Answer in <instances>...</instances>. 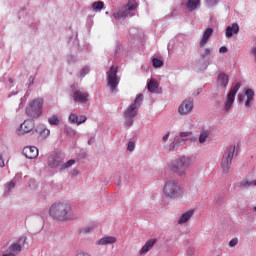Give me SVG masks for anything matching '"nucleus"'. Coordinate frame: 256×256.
Here are the masks:
<instances>
[{
	"label": "nucleus",
	"mask_w": 256,
	"mask_h": 256,
	"mask_svg": "<svg viewBox=\"0 0 256 256\" xmlns=\"http://www.w3.org/2000/svg\"><path fill=\"white\" fill-rule=\"evenodd\" d=\"M239 33V24L233 23L231 26L226 27L225 35L227 39H231L233 35H237Z\"/></svg>",
	"instance_id": "nucleus-16"
},
{
	"label": "nucleus",
	"mask_w": 256,
	"mask_h": 256,
	"mask_svg": "<svg viewBox=\"0 0 256 256\" xmlns=\"http://www.w3.org/2000/svg\"><path fill=\"white\" fill-rule=\"evenodd\" d=\"M113 17L116 20H118V19H127V17H129V14L127 12V9L122 7L117 12L113 13Z\"/></svg>",
	"instance_id": "nucleus-21"
},
{
	"label": "nucleus",
	"mask_w": 256,
	"mask_h": 256,
	"mask_svg": "<svg viewBox=\"0 0 256 256\" xmlns=\"http://www.w3.org/2000/svg\"><path fill=\"white\" fill-rule=\"evenodd\" d=\"M241 89V83L238 82L231 86L228 95L226 97V102L224 104V111L225 113H229L231 111V108L233 107V103H235V96L237 95V92Z\"/></svg>",
	"instance_id": "nucleus-8"
},
{
	"label": "nucleus",
	"mask_w": 256,
	"mask_h": 256,
	"mask_svg": "<svg viewBox=\"0 0 256 256\" xmlns=\"http://www.w3.org/2000/svg\"><path fill=\"white\" fill-rule=\"evenodd\" d=\"M113 243H117V238L115 236H106L98 240L96 245H113Z\"/></svg>",
	"instance_id": "nucleus-18"
},
{
	"label": "nucleus",
	"mask_w": 256,
	"mask_h": 256,
	"mask_svg": "<svg viewBox=\"0 0 256 256\" xmlns=\"http://www.w3.org/2000/svg\"><path fill=\"white\" fill-rule=\"evenodd\" d=\"M148 91L150 93H157V89H159V82H157V80L155 79H151L149 82H148Z\"/></svg>",
	"instance_id": "nucleus-23"
},
{
	"label": "nucleus",
	"mask_w": 256,
	"mask_h": 256,
	"mask_svg": "<svg viewBox=\"0 0 256 256\" xmlns=\"http://www.w3.org/2000/svg\"><path fill=\"white\" fill-rule=\"evenodd\" d=\"M9 81H10V83H13V79L10 78Z\"/></svg>",
	"instance_id": "nucleus-48"
},
{
	"label": "nucleus",
	"mask_w": 256,
	"mask_h": 256,
	"mask_svg": "<svg viewBox=\"0 0 256 256\" xmlns=\"http://www.w3.org/2000/svg\"><path fill=\"white\" fill-rule=\"evenodd\" d=\"M200 3H201V0H188L186 7L188 11H195V9L199 7Z\"/></svg>",
	"instance_id": "nucleus-24"
},
{
	"label": "nucleus",
	"mask_w": 256,
	"mask_h": 256,
	"mask_svg": "<svg viewBox=\"0 0 256 256\" xmlns=\"http://www.w3.org/2000/svg\"><path fill=\"white\" fill-rule=\"evenodd\" d=\"M191 111H193V100H184L178 108L179 115H189Z\"/></svg>",
	"instance_id": "nucleus-12"
},
{
	"label": "nucleus",
	"mask_w": 256,
	"mask_h": 256,
	"mask_svg": "<svg viewBox=\"0 0 256 256\" xmlns=\"http://www.w3.org/2000/svg\"><path fill=\"white\" fill-rule=\"evenodd\" d=\"M141 103H143V95L139 94L134 103L131 104L124 113V117L126 120V125L131 127L133 125V117H137V111H139V107H141Z\"/></svg>",
	"instance_id": "nucleus-3"
},
{
	"label": "nucleus",
	"mask_w": 256,
	"mask_h": 256,
	"mask_svg": "<svg viewBox=\"0 0 256 256\" xmlns=\"http://www.w3.org/2000/svg\"><path fill=\"white\" fill-rule=\"evenodd\" d=\"M237 243H239V240L237 238H233L229 242V247H236Z\"/></svg>",
	"instance_id": "nucleus-37"
},
{
	"label": "nucleus",
	"mask_w": 256,
	"mask_h": 256,
	"mask_svg": "<svg viewBox=\"0 0 256 256\" xmlns=\"http://www.w3.org/2000/svg\"><path fill=\"white\" fill-rule=\"evenodd\" d=\"M191 217H193V210L187 211L186 213L182 214V216L178 221L179 225H183V223H187V221H189Z\"/></svg>",
	"instance_id": "nucleus-25"
},
{
	"label": "nucleus",
	"mask_w": 256,
	"mask_h": 256,
	"mask_svg": "<svg viewBox=\"0 0 256 256\" xmlns=\"http://www.w3.org/2000/svg\"><path fill=\"white\" fill-rule=\"evenodd\" d=\"M105 7V3L103 1H97L92 4V9L94 11H101Z\"/></svg>",
	"instance_id": "nucleus-28"
},
{
	"label": "nucleus",
	"mask_w": 256,
	"mask_h": 256,
	"mask_svg": "<svg viewBox=\"0 0 256 256\" xmlns=\"http://www.w3.org/2000/svg\"><path fill=\"white\" fill-rule=\"evenodd\" d=\"M189 167H191V158L183 156L171 162L170 171L178 177H185Z\"/></svg>",
	"instance_id": "nucleus-2"
},
{
	"label": "nucleus",
	"mask_w": 256,
	"mask_h": 256,
	"mask_svg": "<svg viewBox=\"0 0 256 256\" xmlns=\"http://www.w3.org/2000/svg\"><path fill=\"white\" fill-rule=\"evenodd\" d=\"M11 189H15V182L8 183V192L11 191Z\"/></svg>",
	"instance_id": "nucleus-40"
},
{
	"label": "nucleus",
	"mask_w": 256,
	"mask_h": 256,
	"mask_svg": "<svg viewBox=\"0 0 256 256\" xmlns=\"http://www.w3.org/2000/svg\"><path fill=\"white\" fill-rule=\"evenodd\" d=\"M61 163H63V161L61 160V157H59L58 155H51L48 158L49 167H52V168L61 167Z\"/></svg>",
	"instance_id": "nucleus-17"
},
{
	"label": "nucleus",
	"mask_w": 256,
	"mask_h": 256,
	"mask_svg": "<svg viewBox=\"0 0 256 256\" xmlns=\"http://www.w3.org/2000/svg\"><path fill=\"white\" fill-rule=\"evenodd\" d=\"M234 155H235V146H229L226 149L221 161V169L223 173H229Z\"/></svg>",
	"instance_id": "nucleus-7"
},
{
	"label": "nucleus",
	"mask_w": 256,
	"mask_h": 256,
	"mask_svg": "<svg viewBox=\"0 0 256 256\" xmlns=\"http://www.w3.org/2000/svg\"><path fill=\"white\" fill-rule=\"evenodd\" d=\"M238 99H239V101H243V96H242V94H239V95H238Z\"/></svg>",
	"instance_id": "nucleus-47"
},
{
	"label": "nucleus",
	"mask_w": 256,
	"mask_h": 256,
	"mask_svg": "<svg viewBox=\"0 0 256 256\" xmlns=\"http://www.w3.org/2000/svg\"><path fill=\"white\" fill-rule=\"evenodd\" d=\"M40 137H42V139H47V137H49V135H51V130L47 129V128H42V130H40Z\"/></svg>",
	"instance_id": "nucleus-30"
},
{
	"label": "nucleus",
	"mask_w": 256,
	"mask_h": 256,
	"mask_svg": "<svg viewBox=\"0 0 256 256\" xmlns=\"http://www.w3.org/2000/svg\"><path fill=\"white\" fill-rule=\"evenodd\" d=\"M211 55V48H206L204 52L200 55L201 59H207Z\"/></svg>",
	"instance_id": "nucleus-33"
},
{
	"label": "nucleus",
	"mask_w": 256,
	"mask_h": 256,
	"mask_svg": "<svg viewBox=\"0 0 256 256\" xmlns=\"http://www.w3.org/2000/svg\"><path fill=\"white\" fill-rule=\"evenodd\" d=\"M72 97L75 103H86V101H89V93L81 90H76Z\"/></svg>",
	"instance_id": "nucleus-13"
},
{
	"label": "nucleus",
	"mask_w": 256,
	"mask_h": 256,
	"mask_svg": "<svg viewBox=\"0 0 256 256\" xmlns=\"http://www.w3.org/2000/svg\"><path fill=\"white\" fill-rule=\"evenodd\" d=\"M251 55H253V57L255 58V62H256V48H252L251 49Z\"/></svg>",
	"instance_id": "nucleus-42"
},
{
	"label": "nucleus",
	"mask_w": 256,
	"mask_h": 256,
	"mask_svg": "<svg viewBox=\"0 0 256 256\" xmlns=\"http://www.w3.org/2000/svg\"><path fill=\"white\" fill-rule=\"evenodd\" d=\"M43 99L39 98L32 101L29 106L26 108V115L28 117H33L34 119H38L43 114Z\"/></svg>",
	"instance_id": "nucleus-6"
},
{
	"label": "nucleus",
	"mask_w": 256,
	"mask_h": 256,
	"mask_svg": "<svg viewBox=\"0 0 256 256\" xmlns=\"http://www.w3.org/2000/svg\"><path fill=\"white\" fill-rule=\"evenodd\" d=\"M191 135H193L192 131L180 132L179 137L182 140H179V137H176L174 139V142L170 145V147L172 149H175V147H177V145H185V142L189 141L188 137H191Z\"/></svg>",
	"instance_id": "nucleus-11"
},
{
	"label": "nucleus",
	"mask_w": 256,
	"mask_h": 256,
	"mask_svg": "<svg viewBox=\"0 0 256 256\" xmlns=\"http://www.w3.org/2000/svg\"><path fill=\"white\" fill-rule=\"evenodd\" d=\"M152 65L155 67V69H158L159 67H163V61L159 58H153L152 59Z\"/></svg>",
	"instance_id": "nucleus-31"
},
{
	"label": "nucleus",
	"mask_w": 256,
	"mask_h": 256,
	"mask_svg": "<svg viewBox=\"0 0 256 256\" xmlns=\"http://www.w3.org/2000/svg\"><path fill=\"white\" fill-rule=\"evenodd\" d=\"M163 193L166 197H170V199H177L183 193V190L179 182L170 180L164 185Z\"/></svg>",
	"instance_id": "nucleus-5"
},
{
	"label": "nucleus",
	"mask_w": 256,
	"mask_h": 256,
	"mask_svg": "<svg viewBox=\"0 0 256 256\" xmlns=\"http://www.w3.org/2000/svg\"><path fill=\"white\" fill-rule=\"evenodd\" d=\"M127 149L128 151H135V142H129Z\"/></svg>",
	"instance_id": "nucleus-38"
},
{
	"label": "nucleus",
	"mask_w": 256,
	"mask_h": 256,
	"mask_svg": "<svg viewBox=\"0 0 256 256\" xmlns=\"http://www.w3.org/2000/svg\"><path fill=\"white\" fill-rule=\"evenodd\" d=\"M227 51H229V50L227 49V46H221V47L219 48V53H227Z\"/></svg>",
	"instance_id": "nucleus-39"
},
{
	"label": "nucleus",
	"mask_w": 256,
	"mask_h": 256,
	"mask_svg": "<svg viewBox=\"0 0 256 256\" xmlns=\"http://www.w3.org/2000/svg\"><path fill=\"white\" fill-rule=\"evenodd\" d=\"M69 122L70 123H78L79 122V116L77 114H70L69 116Z\"/></svg>",
	"instance_id": "nucleus-34"
},
{
	"label": "nucleus",
	"mask_w": 256,
	"mask_h": 256,
	"mask_svg": "<svg viewBox=\"0 0 256 256\" xmlns=\"http://www.w3.org/2000/svg\"><path fill=\"white\" fill-rule=\"evenodd\" d=\"M249 187H256V180L244 179L240 182V189H249Z\"/></svg>",
	"instance_id": "nucleus-22"
},
{
	"label": "nucleus",
	"mask_w": 256,
	"mask_h": 256,
	"mask_svg": "<svg viewBox=\"0 0 256 256\" xmlns=\"http://www.w3.org/2000/svg\"><path fill=\"white\" fill-rule=\"evenodd\" d=\"M75 163L74 159L69 160L68 162H66L61 169H69V167H73V164Z\"/></svg>",
	"instance_id": "nucleus-35"
},
{
	"label": "nucleus",
	"mask_w": 256,
	"mask_h": 256,
	"mask_svg": "<svg viewBox=\"0 0 256 256\" xmlns=\"http://www.w3.org/2000/svg\"><path fill=\"white\" fill-rule=\"evenodd\" d=\"M211 135L210 130H202L199 135V143L203 144L207 141V138Z\"/></svg>",
	"instance_id": "nucleus-26"
},
{
	"label": "nucleus",
	"mask_w": 256,
	"mask_h": 256,
	"mask_svg": "<svg viewBox=\"0 0 256 256\" xmlns=\"http://www.w3.org/2000/svg\"><path fill=\"white\" fill-rule=\"evenodd\" d=\"M87 73H89V68H83L81 75L85 76V75H87Z\"/></svg>",
	"instance_id": "nucleus-41"
},
{
	"label": "nucleus",
	"mask_w": 256,
	"mask_h": 256,
	"mask_svg": "<svg viewBox=\"0 0 256 256\" xmlns=\"http://www.w3.org/2000/svg\"><path fill=\"white\" fill-rule=\"evenodd\" d=\"M217 83L220 85V87H227V85H229V76L221 72L218 75Z\"/></svg>",
	"instance_id": "nucleus-20"
},
{
	"label": "nucleus",
	"mask_w": 256,
	"mask_h": 256,
	"mask_svg": "<svg viewBox=\"0 0 256 256\" xmlns=\"http://www.w3.org/2000/svg\"><path fill=\"white\" fill-rule=\"evenodd\" d=\"M211 35H213V28H207L204 32L202 40L200 41V47H205V45H207Z\"/></svg>",
	"instance_id": "nucleus-19"
},
{
	"label": "nucleus",
	"mask_w": 256,
	"mask_h": 256,
	"mask_svg": "<svg viewBox=\"0 0 256 256\" xmlns=\"http://www.w3.org/2000/svg\"><path fill=\"white\" fill-rule=\"evenodd\" d=\"M48 123L50 125H59V123H60L59 117L57 115H53V116L49 117Z\"/></svg>",
	"instance_id": "nucleus-29"
},
{
	"label": "nucleus",
	"mask_w": 256,
	"mask_h": 256,
	"mask_svg": "<svg viewBox=\"0 0 256 256\" xmlns=\"http://www.w3.org/2000/svg\"><path fill=\"white\" fill-rule=\"evenodd\" d=\"M25 241H27L26 237H22L18 240V242L13 243L10 246V254H4L3 256H16L19 255V253H21V250L23 249L22 245L25 243Z\"/></svg>",
	"instance_id": "nucleus-10"
},
{
	"label": "nucleus",
	"mask_w": 256,
	"mask_h": 256,
	"mask_svg": "<svg viewBox=\"0 0 256 256\" xmlns=\"http://www.w3.org/2000/svg\"><path fill=\"white\" fill-rule=\"evenodd\" d=\"M155 243H157V239L155 238L148 240L139 251V255H146V253H149L155 246Z\"/></svg>",
	"instance_id": "nucleus-15"
},
{
	"label": "nucleus",
	"mask_w": 256,
	"mask_h": 256,
	"mask_svg": "<svg viewBox=\"0 0 256 256\" xmlns=\"http://www.w3.org/2000/svg\"><path fill=\"white\" fill-rule=\"evenodd\" d=\"M126 9V12H128V15H131V11H135L137 9V3L135 2H128L126 6H124Z\"/></svg>",
	"instance_id": "nucleus-27"
},
{
	"label": "nucleus",
	"mask_w": 256,
	"mask_h": 256,
	"mask_svg": "<svg viewBox=\"0 0 256 256\" xmlns=\"http://www.w3.org/2000/svg\"><path fill=\"white\" fill-rule=\"evenodd\" d=\"M84 233H89L90 231H93V227H88L86 229L82 230Z\"/></svg>",
	"instance_id": "nucleus-44"
},
{
	"label": "nucleus",
	"mask_w": 256,
	"mask_h": 256,
	"mask_svg": "<svg viewBox=\"0 0 256 256\" xmlns=\"http://www.w3.org/2000/svg\"><path fill=\"white\" fill-rule=\"evenodd\" d=\"M32 129H35V121L33 119H27L17 129V134L25 135L26 133H31Z\"/></svg>",
	"instance_id": "nucleus-9"
},
{
	"label": "nucleus",
	"mask_w": 256,
	"mask_h": 256,
	"mask_svg": "<svg viewBox=\"0 0 256 256\" xmlns=\"http://www.w3.org/2000/svg\"><path fill=\"white\" fill-rule=\"evenodd\" d=\"M50 216L56 221H69L71 219V205L69 202H55L49 209Z\"/></svg>",
	"instance_id": "nucleus-1"
},
{
	"label": "nucleus",
	"mask_w": 256,
	"mask_h": 256,
	"mask_svg": "<svg viewBox=\"0 0 256 256\" xmlns=\"http://www.w3.org/2000/svg\"><path fill=\"white\" fill-rule=\"evenodd\" d=\"M245 94L247 99H249V101H253V97H255V92L253 90L247 89Z\"/></svg>",
	"instance_id": "nucleus-32"
},
{
	"label": "nucleus",
	"mask_w": 256,
	"mask_h": 256,
	"mask_svg": "<svg viewBox=\"0 0 256 256\" xmlns=\"http://www.w3.org/2000/svg\"><path fill=\"white\" fill-rule=\"evenodd\" d=\"M169 135H171V132H167V134L163 136L162 141H167V139H169Z\"/></svg>",
	"instance_id": "nucleus-43"
},
{
	"label": "nucleus",
	"mask_w": 256,
	"mask_h": 256,
	"mask_svg": "<svg viewBox=\"0 0 256 256\" xmlns=\"http://www.w3.org/2000/svg\"><path fill=\"white\" fill-rule=\"evenodd\" d=\"M23 155L26 159H37L39 157V149L35 146H27L23 149Z\"/></svg>",
	"instance_id": "nucleus-14"
},
{
	"label": "nucleus",
	"mask_w": 256,
	"mask_h": 256,
	"mask_svg": "<svg viewBox=\"0 0 256 256\" xmlns=\"http://www.w3.org/2000/svg\"><path fill=\"white\" fill-rule=\"evenodd\" d=\"M117 73H119V68L117 66H111L107 72V87L111 93H116L117 87H119V83L121 82V78L117 76Z\"/></svg>",
	"instance_id": "nucleus-4"
},
{
	"label": "nucleus",
	"mask_w": 256,
	"mask_h": 256,
	"mask_svg": "<svg viewBox=\"0 0 256 256\" xmlns=\"http://www.w3.org/2000/svg\"><path fill=\"white\" fill-rule=\"evenodd\" d=\"M0 167H5V161H3V157L0 156Z\"/></svg>",
	"instance_id": "nucleus-45"
},
{
	"label": "nucleus",
	"mask_w": 256,
	"mask_h": 256,
	"mask_svg": "<svg viewBox=\"0 0 256 256\" xmlns=\"http://www.w3.org/2000/svg\"><path fill=\"white\" fill-rule=\"evenodd\" d=\"M245 107H251V100L247 99L245 102Z\"/></svg>",
	"instance_id": "nucleus-46"
},
{
	"label": "nucleus",
	"mask_w": 256,
	"mask_h": 256,
	"mask_svg": "<svg viewBox=\"0 0 256 256\" xmlns=\"http://www.w3.org/2000/svg\"><path fill=\"white\" fill-rule=\"evenodd\" d=\"M85 121H87V116L81 115L80 117H78L77 125H81V123H85Z\"/></svg>",
	"instance_id": "nucleus-36"
}]
</instances>
